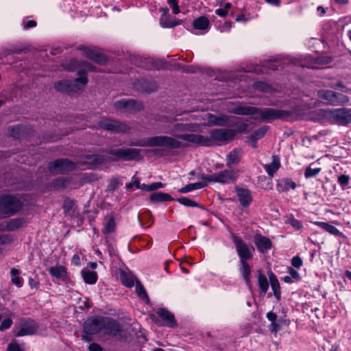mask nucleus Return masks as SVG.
I'll use <instances>...</instances> for the list:
<instances>
[{"label":"nucleus","mask_w":351,"mask_h":351,"mask_svg":"<svg viewBox=\"0 0 351 351\" xmlns=\"http://www.w3.org/2000/svg\"><path fill=\"white\" fill-rule=\"evenodd\" d=\"M178 138L200 146H209L212 143L208 136L195 134H184L178 136Z\"/></svg>","instance_id":"2eb2a0df"},{"label":"nucleus","mask_w":351,"mask_h":351,"mask_svg":"<svg viewBox=\"0 0 351 351\" xmlns=\"http://www.w3.org/2000/svg\"><path fill=\"white\" fill-rule=\"evenodd\" d=\"M238 175L233 170H223L218 173H215L216 182L221 184H228L234 182L237 178Z\"/></svg>","instance_id":"6ab92c4d"},{"label":"nucleus","mask_w":351,"mask_h":351,"mask_svg":"<svg viewBox=\"0 0 351 351\" xmlns=\"http://www.w3.org/2000/svg\"><path fill=\"white\" fill-rule=\"evenodd\" d=\"M106 153L112 156L110 159L112 161H119L121 160L130 161L142 159L141 150L136 148L109 149L106 151Z\"/></svg>","instance_id":"39448f33"},{"label":"nucleus","mask_w":351,"mask_h":351,"mask_svg":"<svg viewBox=\"0 0 351 351\" xmlns=\"http://www.w3.org/2000/svg\"><path fill=\"white\" fill-rule=\"evenodd\" d=\"M66 180L64 178H59L56 179L53 183L52 185L54 189H59L61 188H64L66 186Z\"/></svg>","instance_id":"bf43d9fd"},{"label":"nucleus","mask_w":351,"mask_h":351,"mask_svg":"<svg viewBox=\"0 0 351 351\" xmlns=\"http://www.w3.org/2000/svg\"><path fill=\"white\" fill-rule=\"evenodd\" d=\"M6 351H22L19 345L16 343H10Z\"/></svg>","instance_id":"774afa93"},{"label":"nucleus","mask_w":351,"mask_h":351,"mask_svg":"<svg viewBox=\"0 0 351 351\" xmlns=\"http://www.w3.org/2000/svg\"><path fill=\"white\" fill-rule=\"evenodd\" d=\"M234 191L237 193L240 204L244 208L249 206L252 202L251 191L247 188L239 186H236Z\"/></svg>","instance_id":"a211bd4d"},{"label":"nucleus","mask_w":351,"mask_h":351,"mask_svg":"<svg viewBox=\"0 0 351 351\" xmlns=\"http://www.w3.org/2000/svg\"><path fill=\"white\" fill-rule=\"evenodd\" d=\"M163 186L164 184L162 182H154L151 184H143V187L145 191H153Z\"/></svg>","instance_id":"864d4df0"},{"label":"nucleus","mask_w":351,"mask_h":351,"mask_svg":"<svg viewBox=\"0 0 351 351\" xmlns=\"http://www.w3.org/2000/svg\"><path fill=\"white\" fill-rule=\"evenodd\" d=\"M198 178H200L201 179L205 180L206 182H216L215 173H214L213 175L201 174V175L198 176Z\"/></svg>","instance_id":"69168bd1"},{"label":"nucleus","mask_w":351,"mask_h":351,"mask_svg":"<svg viewBox=\"0 0 351 351\" xmlns=\"http://www.w3.org/2000/svg\"><path fill=\"white\" fill-rule=\"evenodd\" d=\"M315 224H317L318 226L321 227L328 232L330 233L331 234L341 237H343V233L341 232L336 227H335L332 225L322 221H317L315 222Z\"/></svg>","instance_id":"473e14b6"},{"label":"nucleus","mask_w":351,"mask_h":351,"mask_svg":"<svg viewBox=\"0 0 351 351\" xmlns=\"http://www.w3.org/2000/svg\"><path fill=\"white\" fill-rule=\"evenodd\" d=\"M136 292L140 298L145 300L147 303H149V299L146 291L143 285L138 280L136 282Z\"/></svg>","instance_id":"79ce46f5"},{"label":"nucleus","mask_w":351,"mask_h":351,"mask_svg":"<svg viewBox=\"0 0 351 351\" xmlns=\"http://www.w3.org/2000/svg\"><path fill=\"white\" fill-rule=\"evenodd\" d=\"M169 5L172 8L173 14H177L180 13V8L178 3V0H167Z\"/></svg>","instance_id":"e2e57ef3"},{"label":"nucleus","mask_w":351,"mask_h":351,"mask_svg":"<svg viewBox=\"0 0 351 351\" xmlns=\"http://www.w3.org/2000/svg\"><path fill=\"white\" fill-rule=\"evenodd\" d=\"M334 106L344 104L349 101V97L345 95L335 92Z\"/></svg>","instance_id":"49530a36"},{"label":"nucleus","mask_w":351,"mask_h":351,"mask_svg":"<svg viewBox=\"0 0 351 351\" xmlns=\"http://www.w3.org/2000/svg\"><path fill=\"white\" fill-rule=\"evenodd\" d=\"M103 322V330L105 334L119 339L126 337L124 329L116 319L109 317H104Z\"/></svg>","instance_id":"423d86ee"},{"label":"nucleus","mask_w":351,"mask_h":351,"mask_svg":"<svg viewBox=\"0 0 351 351\" xmlns=\"http://www.w3.org/2000/svg\"><path fill=\"white\" fill-rule=\"evenodd\" d=\"M50 275L56 279L64 280L67 278V271L64 266L56 265L49 269Z\"/></svg>","instance_id":"5701e85b"},{"label":"nucleus","mask_w":351,"mask_h":351,"mask_svg":"<svg viewBox=\"0 0 351 351\" xmlns=\"http://www.w3.org/2000/svg\"><path fill=\"white\" fill-rule=\"evenodd\" d=\"M320 171V168L312 169L311 167H308L305 170L304 176L306 178L314 177L317 175Z\"/></svg>","instance_id":"13d9d810"},{"label":"nucleus","mask_w":351,"mask_h":351,"mask_svg":"<svg viewBox=\"0 0 351 351\" xmlns=\"http://www.w3.org/2000/svg\"><path fill=\"white\" fill-rule=\"evenodd\" d=\"M81 49L83 51L84 56L91 60L98 53L97 50L88 47H83Z\"/></svg>","instance_id":"4d7b16f0"},{"label":"nucleus","mask_w":351,"mask_h":351,"mask_svg":"<svg viewBox=\"0 0 351 351\" xmlns=\"http://www.w3.org/2000/svg\"><path fill=\"white\" fill-rule=\"evenodd\" d=\"M156 313L165 322L164 326L171 328H174L177 326L173 314L167 308H160L157 310Z\"/></svg>","instance_id":"aec40b11"},{"label":"nucleus","mask_w":351,"mask_h":351,"mask_svg":"<svg viewBox=\"0 0 351 351\" xmlns=\"http://www.w3.org/2000/svg\"><path fill=\"white\" fill-rule=\"evenodd\" d=\"M106 160V157L101 154H86L81 156L77 161L79 165H101Z\"/></svg>","instance_id":"f3484780"},{"label":"nucleus","mask_w":351,"mask_h":351,"mask_svg":"<svg viewBox=\"0 0 351 351\" xmlns=\"http://www.w3.org/2000/svg\"><path fill=\"white\" fill-rule=\"evenodd\" d=\"M269 282L271 284V289L273 290L275 298L278 300H280V283L276 276V275L270 271L268 274Z\"/></svg>","instance_id":"bb28decb"},{"label":"nucleus","mask_w":351,"mask_h":351,"mask_svg":"<svg viewBox=\"0 0 351 351\" xmlns=\"http://www.w3.org/2000/svg\"><path fill=\"white\" fill-rule=\"evenodd\" d=\"M134 278H135L133 276L128 275L125 273H123L121 275L122 283L128 287H132L134 286Z\"/></svg>","instance_id":"de8ad7c7"},{"label":"nucleus","mask_w":351,"mask_h":351,"mask_svg":"<svg viewBox=\"0 0 351 351\" xmlns=\"http://www.w3.org/2000/svg\"><path fill=\"white\" fill-rule=\"evenodd\" d=\"M291 264L296 268H300L302 265V261L298 256H294L291 260Z\"/></svg>","instance_id":"338daca9"},{"label":"nucleus","mask_w":351,"mask_h":351,"mask_svg":"<svg viewBox=\"0 0 351 351\" xmlns=\"http://www.w3.org/2000/svg\"><path fill=\"white\" fill-rule=\"evenodd\" d=\"M93 61L95 62L96 63L104 65L106 64L108 60L107 56L104 55V53L98 52L95 57H94L92 60Z\"/></svg>","instance_id":"603ef678"},{"label":"nucleus","mask_w":351,"mask_h":351,"mask_svg":"<svg viewBox=\"0 0 351 351\" xmlns=\"http://www.w3.org/2000/svg\"><path fill=\"white\" fill-rule=\"evenodd\" d=\"M98 125L102 129L117 133H125L130 130L126 123L107 118L100 120Z\"/></svg>","instance_id":"1a4fd4ad"},{"label":"nucleus","mask_w":351,"mask_h":351,"mask_svg":"<svg viewBox=\"0 0 351 351\" xmlns=\"http://www.w3.org/2000/svg\"><path fill=\"white\" fill-rule=\"evenodd\" d=\"M26 126L23 125H18L10 128V134L14 138H23L25 136V132L26 130Z\"/></svg>","instance_id":"ea45409f"},{"label":"nucleus","mask_w":351,"mask_h":351,"mask_svg":"<svg viewBox=\"0 0 351 351\" xmlns=\"http://www.w3.org/2000/svg\"><path fill=\"white\" fill-rule=\"evenodd\" d=\"M210 134L211 141L226 144L234 138L237 130L228 128L214 129L210 132Z\"/></svg>","instance_id":"9b49d317"},{"label":"nucleus","mask_w":351,"mask_h":351,"mask_svg":"<svg viewBox=\"0 0 351 351\" xmlns=\"http://www.w3.org/2000/svg\"><path fill=\"white\" fill-rule=\"evenodd\" d=\"M132 145L141 147H165L169 149H178L182 146L180 141L172 136H155L149 137L145 140H141L132 144Z\"/></svg>","instance_id":"f03ea898"},{"label":"nucleus","mask_w":351,"mask_h":351,"mask_svg":"<svg viewBox=\"0 0 351 351\" xmlns=\"http://www.w3.org/2000/svg\"><path fill=\"white\" fill-rule=\"evenodd\" d=\"M232 241L235 245L237 252L240 258V262L251 260L253 254L248 245L239 236L232 234Z\"/></svg>","instance_id":"9d476101"},{"label":"nucleus","mask_w":351,"mask_h":351,"mask_svg":"<svg viewBox=\"0 0 351 351\" xmlns=\"http://www.w3.org/2000/svg\"><path fill=\"white\" fill-rule=\"evenodd\" d=\"M267 130L266 127L260 128L251 135L250 139L254 142V147L256 146V141L265 136Z\"/></svg>","instance_id":"c03bdc74"},{"label":"nucleus","mask_w":351,"mask_h":351,"mask_svg":"<svg viewBox=\"0 0 351 351\" xmlns=\"http://www.w3.org/2000/svg\"><path fill=\"white\" fill-rule=\"evenodd\" d=\"M328 86L333 89H339L342 92L346 93H351V89L345 86L342 81H339L337 83H330Z\"/></svg>","instance_id":"09e8293b"},{"label":"nucleus","mask_w":351,"mask_h":351,"mask_svg":"<svg viewBox=\"0 0 351 351\" xmlns=\"http://www.w3.org/2000/svg\"><path fill=\"white\" fill-rule=\"evenodd\" d=\"M80 84H75V80H62L55 82L54 88L61 92H69L72 90L73 88H77V90H82V88L79 87Z\"/></svg>","instance_id":"4be33fe9"},{"label":"nucleus","mask_w":351,"mask_h":351,"mask_svg":"<svg viewBox=\"0 0 351 351\" xmlns=\"http://www.w3.org/2000/svg\"><path fill=\"white\" fill-rule=\"evenodd\" d=\"M206 185H207V184L206 182L189 184L186 185L185 186L180 189L178 191L180 193H188V192L193 191V190L202 189V188L206 186Z\"/></svg>","instance_id":"a19ab883"},{"label":"nucleus","mask_w":351,"mask_h":351,"mask_svg":"<svg viewBox=\"0 0 351 351\" xmlns=\"http://www.w3.org/2000/svg\"><path fill=\"white\" fill-rule=\"evenodd\" d=\"M230 112L239 115H258L263 121L271 122L276 119H286L292 112L288 110L270 108H258L253 106L239 105L231 109Z\"/></svg>","instance_id":"f257e3e1"},{"label":"nucleus","mask_w":351,"mask_h":351,"mask_svg":"<svg viewBox=\"0 0 351 351\" xmlns=\"http://www.w3.org/2000/svg\"><path fill=\"white\" fill-rule=\"evenodd\" d=\"M267 318L271 322L269 328L271 332L276 333L280 329V326L277 322V315L276 313L270 311L267 313Z\"/></svg>","instance_id":"72a5a7b5"},{"label":"nucleus","mask_w":351,"mask_h":351,"mask_svg":"<svg viewBox=\"0 0 351 351\" xmlns=\"http://www.w3.org/2000/svg\"><path fill=\"white\" fill-rule=\"evenodd\" d=\"M128 104V99H123L118 100L114 103V107L117 110H124L126 111Z\"/></svg>","instance_id":"5fc2aeb1"},{"label":"nucleus","mask_w":351,"mask_h":351,"mask_svg":"<svg viewBox=\"0 0 351 351\" xmlns=\"http://www.w3.org/2000/svg\"><path fill=\"white\" fill-rule=\"evenodd\" d=\"M296 184L290 178H283L277 183V190L279 192L286 193L290 189H295Z\"/></svg>","instance_id":"b1692460"},{"label":"nucleus","mask_w":351,"mask_h":351,"mask_svg":"<svg viewBox=\"0 0 351 351\" xmlns=\"http://www.w3.org/2000/svg\"><path fill=\"white\" fill-rule=\"evenodd\" d=\"M338 183L342 187V189H345V187L348 184L350 181V176L347 175H341L338 177Z\"/></svg>","instance_id":"052dcab7"},{"label":"nucleus","mask_w":351,"mask_h":351,"mask_svg":"<svg viewBox=\"0 0 351 351\" xmlns=\"http://www.w3.org/2000/svg\"><path fill=\"white\" fill-rule=\"evenodd\" d=\"M156 116L157 117L158 122L159 123L160 129L164 128L165 124L171 123L175 121L173 119L167 115L156 114Z\"/></svg>","instance_id":"8fccbe9b"},{"label":"nucleus","mask_w":351,"mask_h":351,"mask_svg":"<svg viewBox=\"0 0 351 351\" xmlns=\"http://www.w3.org/2000/svg\"><path fill=\"white\" fill-rule=\"evenodd\" d=\"M104 317L95 316L88 318L84 324V332L95 335L103 330Z\"/></svg>","instance_id":"f8f14e48"},{"label":"nucleus","mask_w":351,"mask_h":351,"mask_svg":"<svg viewBox=\"0 0 351 351\" xmlns=\"http://www.w3.org/2000/svg\"><path fill=\"white\" fill-rule=\"evenodd\" d=\"M323 115L330 123L346 125L351 123V109L346 108L323 110Z\"/></svg>","instance_id":"7ed1b4c3"},{"label":"nucleus","mask_w":351,"mask_h":351,"mask_svg":"<svg viewBox=\"0 0 351 351\" xmlns=\"http://www.w3.org/2000/svg\"><path fill=\"white\" fill-rule=\"evenodd\" d=\"M10 274L12 276L11 281L13 284L17 287H21L23 285V279L21 277L17 276L19 274V270L16 268L11 269Z\"/></svg>","instance_id":"a18cd8bd"},{"label":"nucleus","mask_w":351,"mask_h":351,"mask_svg":"<svg viewBox=\"0 0 351 351\" xmlns=\"http://www.w3.org/2000/svg\"><path fill=\"white\" fill-rule=\"evenodd\" d=\"M27 221L24 218H14L10 220L6 225V230L14 231L20 228L25 226Z\"/></svg>","instance_id":"c85d7f7f"},{"label":"nucleus","mask_w":351,"mask_h":351,"mask_svg":"<svg viewBox=\"0 0 351 351\" xmlns=\"http://www.w3.org/2000/svg\"><path fill=\"white\" fill-rule=\"evenodd\" d=\"M180 24L179 21H172L167 15H162L160 19V25L163 27L171 28Z\"/></svg>","instance_id":"37998d69"},{"label":"nucleus","mask_w":351,"mask_h":351,"mask_svg":"<svg viewBox=\"0 0 351 351\" xmlns=\"http://www.w3.org/2000/svg\"><path fill=\"white\" fill-rule=\"evenodd\" d=\"M254 243L261 253H265L270 250L272 247L271 240L260 234H256L254 236Z\"/></svg>","instance_id":"412c9836"},{"label":"nucleus","mask_w":351,"mask_h":351,"mask_svg":"<svg viewBox=\"0 0 351 351\" xmlns=\"http://www.w3.org/2000/svg\"><path fill=\"white\" fill-rule=\"evenodd\" d=\"M16 327L15 335L22 337L36 333L38 328V324L32 319H21Z\"/></svg>","instance_id":"6e6552de"},{"label":"nucleus","mask_w":351,"mask_h":351,"mask_svg":"<svg viewBox=\"0 0 351 351\" xmlns=\"http://www.w3.org/2000/svg\"><path fill=\"white\" fill-rule=\"evenodd\" d=\"M23 207V202L16 196L3 195L0 196V213L12 216Z\"/></svg>","instance_id":"20e7f679"},{"label":"nucleus","mask_w":351,"mask_h":351,"mask_svg":"<svg viewBox=\"0 0 351 351\" xmlns=\"http://www.w3.org/2000/svg\"><path fill=\"white\" fill-rule=\"evenodd\" d=\"M199 131L200 126L196 123H176L170 130V133L175 136V138L178 140V135Z\"/></svg>","instance_id":"ddd939ff"},{"label":"nucleus","mask_w":351,"mask_h":351,"mask_svg":"<svg viewBox=\"0 0 351 351\" xmlns=\"http://www.w3.org/2000/svg\"><path fill=\"white\" fill-rule=\"evenodd\" d=\"M81 49L83 51L84 56L91 60L98 53L97 50L88 47H83Z\"/></svg>","instance_id":"6e6d98bb"},{"label":"nucleus","mask_w":351,"mask_h":351,"mask_svg":"<svg viewBox=\"0 0 351 351\" xmlns=\"http://www.w3.org/2000/svg\"><path fill=\"white\" fill-rule=\"evenodd\" d=\"M241 263L240 271L244 278L245 283L249 287H251V267L247 261H243Z\"/></svg>","instance_id":"cd10ccee"},{"label":"nucleus","mask_w":351,"mask_h":351,"mask_svg":"<svg viewBox=\"0 0 351 351\" xmlns=\"http://www.w3.org/2000/svg\"><path fill=\"white\" fill-rule=\"evenodd\" d=\"M149 200L152 202H162L172 201L174 199L168 193L162 192H155L150 195Z\"/></svg>","instance_id":"7c9ffc66"},{"label":"nucleus","mask_w":351,"mask_h":351,"mask_svg":"<svg viewBox=\"0 0 351 351\" xmlns=\"http://www.w3.org/2000/svg\"><path fill=\"white\" fill-rule=\"evenodd\" d=\"M258 284L261 292L265 295L268 290L269 283L265 275L261 269L258 270Z\"/></svg>","instance_id":"4c0bfd02"},{"label":"nucleus","mask_w":351,"mask_h":351,"mask_svg":"<svg viewBox=\"0 0 351 351\" xmlns=\"http://www.w3.org/2000/svg\"><path fill=\"white\" fill-rule=\"evenodd\" d=\"M82 276L87 284L93 285L97 280V274L95 271L84 269L82 271Z\"/></svg>","instance_id":"58836bf2"},{"label":"nucleus","mask_w":351,"mask_h":351,"mask_svg":"<svg viewBox=\"0 0 351 351\" xmlns=\"http://www.w3.org/2000/svg\"><path fill=\"white\" fill-rule=\"evenodd\" d=\"M280 167V158L276 155L272 156V162L271 164L263 165L264 169L270 177L274 176V174L278 171Z\"/></svg>","instance_id":"a878e982"},{"label":"nucleus","mask_w":351,"mask_h":351,"mask_svg":"<svg viewBox=\"0 0 351 351\" xmlns=\"http://www.w3.org/2000/svg\"><path fill=\"white\" fill-rule=\"evenodd\" d=\"M332 62V58L330 56H320L315 59V62L317 64H326Z\"/></svg>","instance_id":"680f3d73"},{"label":"nucleus","mask_w":351,"mask_h":351,"mask_svg":"<svg viewBox=\"0 0 351 351\" xmlns=\"http://www.w3.org/2000/svg\"><path fill=\"white\" fill-rule=\"evenodd\" d=\"M106 223L102 232L104 234H108L114 231L116 223L114 217L112 214L108 215L106 217Z\"/></svg>","instance_id":"2f4dec72"},{"label":"nucleus","mask_w":351,"mask_h":351,"mask_svg":"<svg viewBox=\"0 0 351 351\" xmlns=\"http://www.w3.org/2000/svg\"><path fill=\"white\" fill-rule=\"evenodd\" d=\"M203 119L206 121V125L208 126H226L229 124V118L225 114H220L217 116L210 113H206L204 114Z\"/></svg>","instance_id":"dca6fc26"},{"label":"nucleus","mask_w":351,"mask_h":351,"mask_svg":"<svg viewBox=\"0 0 351 351\" xmlns=\"http://www.w3.org/2000/svg\"><path fill=\"white\" fill-rule=\"evenodd\" d=\"M144 124L145 128L148 130L156 131L160 129L156 114L147 117L146 121L144 122Z\"/></svg>","instance_id":"c9c22d12"},{"label":"nucleus","mask_w":351,"mask_h":351,"mask_svg":"<svg viewBox=\"0 0 351 351\" xmlns=\"http://www.w3.org/2000/svg\"><path fill=\"white\" fill-rule=\"evenodd\" d=\"M335 91L330 90H319L317 91L318 97L326 100L330 105L334 106Z\"/></svg>","instance_id":"e433bc0d"},{"label":"nucleus","mask_w":351,"mask_h":351,"mask_svg":"<svg viewBox=\"0 0 351 351\" xmlns=\"http://www.w3.org/2000/svg\"><path fill=\"white\" fill-rule=\"evenodd\" d=\"M241 157V150L240 149H233L227 155L226 166L228 167H232V166L237 165L240 162Z\"/></svg>","instance_id":"393cba45"},{"label":"nucleus","mask_w":351,"mask_h":351,"mask_svg":"<svg viewBox=\"0 0 351 351\" xmlns=\"http://www.w3.org/2000/svg\"><path fill=\"white\" fill-rule=\"evenodd\" d=\"M79 165L66 158L57 159L48 165L50 172L53 173H64L76 169Z\"/></svg>","instance_id":"0eeeda50"},{"label":"nucleus","mask_w":351,"mask_h":351,"mask_svg":"<svg viewBox=\"0 0 351 351\" xmlns=\"http://www.w3.org/2000/svg\"><path fill=\"white\" fill-rule=\"evenodd\" d=\"M210 21L206 16H202L195 19L192 23L195 29L206 30L208 28Z\"/></svg>","instance_id":"c756f323"},{"label":"nucleus","mask_w":351,"mask_h":351,"mask_svg":"<svg viewBox=\"0 0 351 351\" xmlns=\"http://www.w3.org/2000/svg\"><path fill=\"white\" fill-rule=\"evenodd\" d=\"M12 321L10 318H6L3 320L0 325V330L3 331L12 326Z\"/></svg>","instance_id":"0e129e2a"},{"label":"nucleus","mask_w":351,"mask_h":351,"mask_svg":"<svg viewBox=\"0 0 351 351\" xmlns=\"http://www.w3.org/2000/svg\"><path fill=\"white\" fill-rule=\"evenodd\" d=\"M177 201L185 206L203 208V206H200L199 204L188 197L178 198Z\"/></svg>","instance_id":"3c124183"},{"label":"nucleus","mask_w":351,"mask_h":351,"mask_svg":"<svg viewBox=\"0 0 351 351\" xmlns=\"http://www.w3.org/2000/svg\"><path fill=\"white\" fill-rule=\"evenodd\" d=\"M128 104L126 111L129 113H135L140 112L143 109V105L141 102L136 101L134 99H128Z\"/></svg>","instance_id":"f704fd0d"},{"label":"nucleus","mask_w":351,"mask_h":351,"mask_svg":"<svg viewBox=\"0 0 351 351\" xmlns=\"http://www.w3.org/2000/svg\"><path fill=\"white\" fill-rule=\"evenodd\" d=\"M74 64H77L78 66L82 67L83 69L78 71L77 74L79 77L75 79V84H80L82 87H84L88 82V77L86 75L87 71H95L96 66L92 65L86 61L78 62L73 60Z\"/></svg>","instance_id":"4468645a"}]
</instances>
